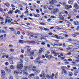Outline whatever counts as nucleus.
I'll return each mask as SVG.
<instances>
[{"instance_id": "nucleus-1", "label": "nucleus", "mask_w": 79, "mask_h": 79, "mask_svg": "<svg viewBox=\"0 0 79 79\" xmlns=\"http://www.w3.org/2000/svg\"><path fill=\"white\" fill-rule=\"evenodd\" d=\"M59 11V10L57 8L53 10L51 12V14L52 15H55L56 13H57Z\"/></svg>"}, {"instance_id": "nucleus-2", "label": "nucleus", "mask_w": 79, "mask_h": 79, "mask_svg": "<svg viewBox=\"0 0 79 79\" xmlns=\"http://www.w3.org/2000/svg\"><path fill=\"white\" fill-rule=\"evenodd\" d=\"M53 35V37H55V38L57 39H61V40L63 39V38L61 36H58V35Z\"/></svg>"}, {"instance_id": "nucleus-3", "label": "nucleus", "mask_w": 79, "mask_h": 79, "mask_svg": "<svg viewBox=\"0 0 79 79\" xmlns=\"http://www.w3.org/2000/svg\"><path fill=\"white\" fill-rule=\"evenodd\" d=\"M22 68H23L22 64H19L17 66V69L18 70H21V69H22Z\"/></svg>"}, {"instance_id": "nucleus-4", "label": "nucleus", "mask_w": 79, "mask_h": 79, "mask_svg": "<svg viewBox=\"0 0 79 79\" xmlns=\"http://www.w3.org/2000/svg\"><path fill=\"white\" fill-rule=\"evenodd\" d=\"M45 57L46 58H48V60H51V58H53V56L52 55H48V54H47L45 55Z\"/></svg>"}, {"instance_id": "nucleus-5", "label": "nucleus", "mask_w": 79, "mask_h": 79, "mask_svg": "<svg viewBox=\"0 0 79 79\" xmlns=\"http://www.w3.org/2000/svg\"><path fill=\"white\" fill-rule=\"evenodd\" d=\"M44 51V48H41L40 50L39 51V52L38 53V56H40V54L42 53V52Z\"/></svg>"}, {"instance_id": "nucleus-6", "label": "nucleus", "mask_w": 79, "mask_h": 79, "mask_svg": "<svg viewBox=\"0 0 79 79\" xmlns=\"http://www.w3.org/2000/svg\"><path fill=\"white\" fill-rule=\"evenodd\" d=\"M63 71L61 73L62 74L66 75L67 74V71L65 69H62Z\"/></svg>"}, {"instance_id": "nucleus-7", "label": "nucleus", "mask_w": 79, "mask_h": 79, "mask_svg": "<svg viewBox=\"0 0 79 79\" xmlns=\"http://www.w3.org/2000/svg\"><path fill=\"white\" fill-rule=\"evenodd\" d=\"M27 48V53H30L31 52V48H30V46H27L26 47Z\"/></svg>"}, {"instance_id": "nucleus-8", "label": "nucleus", "mask_w": 79, "mask_h": 79, "mask_svg": "<svg viewBox=\"0 0 79 79\" xmlns=\"http://www.w3.org/2000/svg\"><path fill=\"white\" fill-rule=\"evenodd\" d=\"M65 8L66 10H69V8H72V6H69V5H66Z\"/></svg>"}, {"instance_id": "nucleus-9", "label": "nucleus", "mask_w": 79, "mask_h": 79, "mask_svg": "<svg viewBox=\"0 0 79 79\" xmlns=\"http://www.w3.org/2000/svg\"><path fill=\"white\" fill-rule=\"evenodd\" d=\"M42 74L43 75V77L42 78V79H44V78L45 77L46 74L45 73V71H43L41 72Z\"/></svg>"}, {"instance_id": "nucleus-10", "label": "nucleus", "mask_w": 79, "mask_h": 79, "mask_svg": "<svg viewBox=\"0 0 79 79\" xmlns=\"http://www.w3.org/2000/svg\"><path fill=\"white\" fill-rule=\"evenodd\" d=\"M45 39H46V37H45V36L41 37V40H42V39H44V42H47V41H48L47 40Z\"/></svg>"}, {"instance_id": "nucleus-11", "label": "nucleus", "mask_w": 79, "mask_h": 79, "mask_svg": "<svg viewBox=\"0 0 79 79\" xmlns=\"http://www.w3.org/2000/svg\"><path fill=\"white\" fill-rule=\"evenodd\" d=\"M59 19H60V20H64L63 19H64V17H63V16L61 15H60L59 16Z\"/></svg>"}, {"instance_id": "nucleus-12", "label": "nucleus", "mask_w": 79, "mask_h": 79, "mask_svg": "<svg viewBox=\"0 0 79 79\" xmlns=\"http://www.w3.org/2000/svg\"><path fill=\"white\" fill-rule=\"evenodd\" d=\"M48 9L50 10H53V9H54V7L52 6H50L48 7Z\"/></svg>"}, {"instance_id": "nucleus-13", "label": "nucleus", "mask_w": 79, "mask_h": 79, "mask_svg": "<svg viewBox=\"0 0 79 79\" xmlns=\"http://www.w3.org/2000/svg\"><path fill=\"white\" fill-rule=\"evenodd\" d=\"M52 49H54V51H55V50H56V52L58 51L59 50V48H58V47H57V48L53 47V48H52Z\"/></svg>"}, {"instance_id": "nucleus-14", "label": "nucleus", "mask_w": 79, "mask_h": 79, "mask_svg": "<svg viewBox=\"0 0 79 79\" xmlns=\"http://www.w3.org/2000/svg\"><path fill=\"white\" fill-rule=\"evenodd\" d=\"M37 70V68L35 66H33V67L32 70L33 71H35L36 70Z\"/></svg>"}, {"instance_id": "nucleus-15", "label": "nucleus", "mask_w": 79, "mask_h": 79, "mask_svg": "<svg viewBox=\"0 0 79 79\" xmlns=\"http://www.w3.org/2000/svg\"><path fill=\"white\" fill-rule=\"evenodd\" d=\"M4 5L6 6H7V7H9V6H10V3H8V2L5 3H4Z\"/></svg>"}, {"instance_id": "nucleus-16", "label": "nucleus", "mask_w": 79, "mask_h": 79, "mask_svg": "<svg viewBox=\"0 0 79 79\" xmlns=\"http://www.w3.org/2000/svg\"><path fill=\"white\" fill-rule=\"evenodd\" d=\"M35 63H39V64H40V63H43V62L42 61H40L37 60H35Z\"/></svg>"}, {"instance_id": "nucleus-17", "label": "nucleus", "mask_w": 79, "mask_h": 79, "mask_svg": "<svg viewBox=\"0 0 79 79\" xmlns=\"http://www.w3.org/2000/svg\"><path fill=\"white\" fill-rule=\"evenodd\" d=\"M15 58L11 56L9 57V60L10 61H12L13 60H14Z\"/></svg>"}, {"instance_id": "nucleus-18", "label": "nucleus", "mask_w": 79, "mask_h": 79, "mask_svg": "<svg viewBox=\"0 0 79 79\" xmlns=\"http://www.w3.org/2000/svg\"><path fill=\"white\" fill-rule=\"evenodd\" d=\"M49 3L50 5H53L54 4V1L52 0L51 1H50L49 2Z\"/></svg>"}, {"instance_id": "nucleus-19", "label": "nucleus", "mask_w": 79, "mask_h": 79, "mask_svg": "<svg viewBox=\"0 0 79 79\" xmlns=\"http://www.w3.org/2000/svg\"><path fill=\"white\" fill-rule=\"evenodd\" d=\"M74 6L75 8H79V6H78V5L76 3L75 4V5H74Z\"/></svg>"}, {"instance_id": "nucleus-20", "label": "nucleus", "mask_w": 79, "mask_h": 79, "mask_svg": "<svg viewBox=\"0 0 79 79\" xmlns=\"http://www.w3.org/2000/svg\"><path fill=\"white\" fill-rule=\"evenodd\" d=\"M59 4H60V5H62V6H65L66 5V3L65 2H63V3H62L61 2H59Z\"/></svg>"}, {"instance_id": "nucleus-21", "label": "nucleus", "mask_w": 79, "mask_h": 79, "mask_svg": "<svg viewBox=\"0 0 79 79\" xmlns=\"http://www.w3.org/2000/svg\"><path fill=\"white\" fill-rule=\"evenodd\" d=\"M15 13L16 14H17V13H21V11L19 10H17L16 11H15Z\"/></svg>"}, {"instance_id": "nucleus-22", "label": "nucleus", "mask_w": 79, "mask_h": 79, "mask_svg": "<svg viewBox=\"0 0 79 79\" xmlns=\"http://www.w3.org/2000/svg\"><path fill=\"white\" fill-rule=\"evenodd\" d=\"M13 10H10L8 12V14L9 15V14H13Z\"/></svg>"}, {"instance_id": "nucleus-23", "label": "nucleus", "mask_w": 79, "mask_h": 79, "mask_svg": "<svg viewBox=\"0 0 79 79\" xmlns=\"http://www.w3.org/2000/svg\"><path fill=\"white\" fill-rule=\"evenodd\" d=\"M33 15L35 17V18H39V17L40 16V15H39V14H37L36 15L34 14Z\"/></svg>"}, {"instance_id": "nucleus-24", "label": "nucleus", "mask_w": 79, "mask_h": 79, "mask_svg": "<svg viewBox=\"0 0 79 79\" xmlns=\"http://www.w3.org/2000/svg\"><path fill=\"white\" fill-rule=\"evenodd\" d=\"M68 3L70 5H71L73 3V0H69L68 2Z\"/></svg>"}, {"instance_id": "nucleus-25", "label": "nucleus", "mask_w": 79, "mask_h": 79, "mask_svg": "<svg viewBox=\"0 0 79 79\" xmlns=\"http://www.w3.org/2000/svg\"><path fill=\"white\" fill-rule=\"evenodd\" d=\"M24 40H19V43H20V44H23L24 43Z\"/></svg>"}, {"instance_id": "nucleus-26", "label": "nucleus", "mask_w": 79, "mask_h": 79, "mask_svg": "<svg viewBox=\"0 0 79 79\" xmlns=\"http://www.w3.org/2000/svg\"><path fill=\"white\" fill-rule=\"evenodd\" d=\"M63 21H64V22H66V23H67L68 24H71V23H70V22L68 21V20H63Z\"/></svg>"}, {"instance_id": "nucleus-27", "label": "nucleus", "mask_w": 79, "mask_h": 79, "mask_svg": "<svg viewBox=\"0 0 79 79\" xmlns=\"http://www.w3.org/2000/svg\"><path fill=\"white\" fill-rule=\"evenodd\" d=\"M1 73L2 74H3V75H5V72L4 70H1Z\"/></svg>"}, {"instance_id": "nucleus-28", "label": "nucleus", "mask_w": 79, "mask_h": 79, "mask_svg": "<svg viewBox=\"0 0 79 79\" xmlns=\"http://www.w3.org/2000/svg\"><path fill=\"white\" fill-rule=\"evenodd\" d=\"M69 76H70V77H71V76H73V73L71 72H69Z\"/></svg>"}, {"instance_id": "nucleus-29", "label": "nucleus", "mask_w": 79, "mask_h": 79, "mask_svg": "<svg viewBox=\"0 0 79 79\" xmlns=\"http://www.w3.org/2000/svg\"><path fill=\"white\" fill-rule=\"evenodd\" d=\"M62 13L63 14H64V13H65L66 14V15H68V11H63Z\"/></svg>"}, {"instance_id": "nucleus-30", "label": "nucleus", "mask_w": 79, "mask_h": 79, "mask_svg": "<svg viewBox=\"0 0 79 79\" xmlns=\"http://www.w3.org/2000/svg\"><path fill=\"white\" fill-rule=\"evenodd\" d=\"M10 68L12 69H13L15 68V67L13 65H11L10 66Z\"/></svg>"}, {"instance_id": "nucleus-31", "label": "nucleus", "mask_w": 79, "mask_h": 79, "mask_svg": "<svg viewBox=\"0 0 79 79\" xmlns=\"http://www.w3.org/2000/svg\"><path fill=\"white\" fill-rule=\"evenodd\" d=\"M37 74H39L40 73V70L37 69L36 70Z\"/></svg>"}, {"instance_id": "nucleus-32", "label": "nucleus", "mask_w": 79, "mask_h": 79, "mask_svg": "<svg viewBox=\"0 0 79 79\" xmlns=\"http://www.w3.org/2000/svg\"><path fill=\"white\" fill-rule=\"evenodd\" d=\"M50 18H51V19H56V17H55L53 15H52L50 17Z\"/></svg>"}, {"instance_id": "nucleus-33", "label": "nucleus", "mask_w": 79, "mask_h": 79, "mask_svg": "<svg viewBox=\"0 0 79 79\" xmlns=\"http://www.w3.org/2000/svg\"><path fill=\"white\" fill-rule=\"evenodd\" d=\"M61 68L62 69V71H63V69H64V68L66 69V68H67L66 66H62L61 67Z\"/></svg>"}, {"instance_id": "nucleus-34", "label": "nucleus", "mask_w": 79, "mask_h": 79, "mask_svg": "<svg viewBox=\"0 0 79 79\" xmlns=\"http://www.w3.org/2000/svg\"><path fill=\"white\" fill-rule=\"evenodd\" d=\"M14 73L15 74H16V75H18V71L16 70L14 72Z\"/></svg>"}, {"instance_id": "nucleus-35", "label": "nucleus", "mask_w": 79, "mask_h": 79, "mask_svg": "<svg viewBox=\"0 0 79 79\" xmlns=\"http://www.w3.org/2000/svg\"><path fill=\"white\" fill-rule=\"evenodd\" d=\"M39 28H40V29H41V30H44L45 27H39Z\"/></svg>"}, {"instance_id": "nucleus-36", "label": "nucleus", "mask_w": 79, "mask_h": 79, "mask_svg": "<svg viewBox=\"0 0 79 79\" xmlns=\"http://www.w3.org/2000/svg\"><path fill=\"white\" fill-rule=\"evenodd\" d=\"M35 76V74H34L32 73L29 76L30 77H32V76H33V77H34Z\"/></svg>"}, {"instance_id": "nucleus-37", "label": "nucleus", "mask_w": 79, "mask_h": 79, "mask_svg": "<svg viewBox=\"0 0 79 79\" xmlns=\"http://www.w3.org/2000/svg\"><path fill=\"white\" fill-rule=\"evenodd\" d=\"M26 68H27V69H29V70H31V68H32V67L31 66H29L28 67H26Z\"/></svg>"}, {"instance_id": "nucleus-38", "label": "nucleus", "mask_w": 79, "mask_h": 79, "mask_svg": "<svg viewBox=\"0 0 79 79\" xmlns=\"http://www.w3.org/2000/svg\"><path fill=\"white\" fill-rule=\"evenodd\" d=\"M51 53L52 54H55V51H54L53 50H51Z\"/></svg>"}, {"instance_id": "nucleus-39", "label": "nucleus", "mask_w": 79, "mask_h": 79, "mask_svg": "<svg viewBox=\"0 0 79 79\" xmlns=\"http://www.w3.org/2000/svg\"><path fill=\"white\" fill-rule=\"evenodd\" d=\"M55 56L56 57L57 56V55H60V53H56L54 54Z\"/></svg>"}, {"instance_id": "nucleus-40", "label": "nucleus", "mask_w": 79, "mask_h": 79, "mask_svg": "<svg viewBox=\"0 0 79 79\" xmlns=\"http://www.w3.org/2000/svg\"><path fill=\"white\" fill-rule=\"evenodd\" d=\"M46 76L47 79H50V76H49V75H48V74L46 75Z\"/></svg>"}, {"instance_id": "nucleus-41", "label": "nucleus", "mask_w": 79, "mask_h": 79, "mask_svg": "<svg viewBox=\"0 0 79 79\" xmlns=\"http://www.w3.org/2000/svg\"><path fill=\"white\" fill-rule=\"evenodd\" d=\"M27 44H32V41H27Z\"/></svg>"}, {"instance_id": "nucleus-42", "label": "nucleus", "mask_w": 79, "mask_h": 79, "mask_svg": "<svg viewBox=\"0 0 79 79\" xmlns=\"http://www.w3.org/2000/svg\"><path fill=\"white\" fill-rule=\"evenodd\" d=\"M5 55H6V54L5 53H4L3 54V56L2 58H5Z\"/></svg>"}, {"instance_id": "nucleus-43", "label": "nucleus", "mask_w": 79, "mask_h": 79, "mask_svg": "<svg viewBox=\"0 0 79 79\" xmlns=\"http://www.w3.org/2000/svg\"><path fill=\"white\" fill-rule=\"evenodd\" d=\"M24 13H23L22 14L23 15H21L20 16V18H21V19H23V17L24 16ZM25 17L26 16H24Z\"/></svg>"}, {"instance_id": "nucleus-44", "label": "nucleus", "mask_w": 79, "mask_h": 79, "mask_svg": "<svg viewBox=\"0 0 79 79\" xmlns=\"http://www.w3.org/2000/svg\"><path fill=\"white\" fill-rule=\"evenodd\" d=\"M45 23H44L43 22L41 23H40V24H41V25H44V26L45 25Z\"/></svg>"}, {"instance_id": "nucleus-45", "label": "nucleus", "mask_w": 79, "mask_h": 79, "mask_svg": "<svg viewBox=\"0 0 79 79\" xmlns=\"http://www.w3.org/2000/svg\"><path fill=\"white\" fill-rule=\"evenodd\" d=\"M36 11L37 13H39L40 11H39V9H36Z\"/></svg>"}, {"instance_id": "nucleus-46", "label": "nucleus", "mask_w": 79, "mask_h": 79, "mask_svg": "<svg viewBox=\"0 0 79 79\" xmlns=\"http://www.w3.org/2000/svg\"><path fill=\"white\" fill-rule=\"evenodd\" d=\"M20 57L22 58V59H23V58H24V55H21L20 56Z\"/></svg>"}, {"instance_id": "nucleus-47", "label": "nucleus", "mask_w": 79, "mask_h": 79, "mask_svg": "<svg viewBox=\"0 0 79 79\" xmlns=\"http://www.w3.org/2000/svg\"><path fill=\"white\" fill-rule=\"evenodd\" d=\"M23 72L22 71H19V72H18V74H21Z\"/></svg>"}, {"instance_id": "nucleus-48", "label": "nucleus", "mask_w": 79, "mask_h": 79, "mask_svg": "<svg viewBox=\"0 0 79 79\" xmlns=\"http://www.w3.org/2000/svg\"><path fill=\"white\" fill-rule=\"evenodd\" d=\"M23 74H25V75H26V76H28V73L26 72H24L23 73Z\"/></svg>"}, {"instance_id": "nucleus-49", "label": "nucleus", "mask_w": 79, "mask_h": 79, "mask_svg": "<svg viewBox=\"0 0 79 79\" xmlns=\"http://www.w3.org/2000/svg\"><path fill=\"white\" fill-rule=\"evenodd\" d=\"M25 61H28V60H29V59H28V58L26 57V58H25Z\"/></svg>"}, {"instance_id": "nucleus-50", "label": "nucleus", "mask_w": 79, "mask_h": 79, "mask_svg": "<svg viewBox=\"0 0 79 79\" xmlns=\"http://www.w3.org/2000/svg\"><path fill=\"white\" fill-rule=\"evenodd\" d=\"M10 50L11 52H14V49L12 48L10 49Z\"/></svg>"}, {"instance_id": "nucleus-51", "label": "nucleus", "mask_w": 79, "mask_h": 79, "mask_svg": "<svg viewBox=\"0 0 79 79\" xmlns=\"http://www.w3.org/2000/svg\"><path fill=\"white\" fill-rule=\"evenodd\" d=\"M10 64H13V62L12 60H10Z\"/></svg>"}, {"instance_id": "nucleus-52", "label": "nucleus", "mask_w": 79, "mask_h": 79, "mask_svg": "<svg viewBox=\"0 0 79 79\" xmlns=\"http://www.w3.org/2000/svg\"><path fill=\"white\" fill-rule=\"evenodd\" d=\"M63 47H66V44H65V43H64L63 44Z\"/></svg>"}, {"instance_id": "nucleus-53", "label": "nucleus", "mask_w": 79, "mask_h": 79, "mask_svg": "<svg viewBox=\"0 0 79 79\" xmlns=\"http://www.w3.org/2000/svg\"><path fill=\"white\" fill-rule=\"evenodd\" d=\"M40 59V57H37L36 60H39Z\"/></svg>"}, {"instance_id": "nucleus-54", "label": "nucleus", "mask_w": 79, "mask_h": 79, "mask_svg": "<svg viewBox=\"0 0 79 79\" xmlns=\"http://www.w3.org/2000/svg\"><path fill=\"white\" fill-rule=\"evenodd\" d=\"M74 24L75 25H77V22H74Z\"/></svg>"}, {"instance_id": "nucleus-55", "label": "nucleus", "mask_w": 79, "mask_h": 79, "mask_svg": "<svg viewBox=\"0 0 79 79\" xmlns=\"http://www.w3.org/2000/svg\"><path fill=\"white\" fill-rule=\"evenodd\" d=\"M72 36H73V37H76L77 36V35H76V34H74Z\"/></svg>"}, {"instance_id": "nucleus-56", "label": "nucleus", "mask_w": 79, "mask_h": 79, "mask_svg": "<svg viewBox=\"0 0 79 79\" xmlns=\"http://www.w3.org/2000/svg\"><path fill=\"white\" fill-rule=\"evenodd\" d=\"M2 33H6V31H5L4 30H2Z\"/></svg>"}, {"instance_id": "nucleus-57", "label": "nucleus", "mask_w": 79, "mask_h": 79, "mask_svg": "<svg viewBox=\"0 0 79 79\" xmlns=\"http://www.w3.org/2000/svg\"><path fill=\"white\" fill-rule=\"evenodd\" d=\"M0 11L1 12H3V10L1 8H0Z\"/></svg>"}, {"instance_id": "nucleus-58", "label": "nucleus", "mask_w": 79, "mask_h": 79, "mask_svg": "<svg viewBox=\"0 0 79 79\" xmlns=\"http://www.w3.org/2000/svg\"><path fill=\"white\" fill-rule=\"evenodd\" d=\"M75 73H79V71H78V70H76L74 71Z\"/></svg>"}, {"instance_id": "nucleus-59", "label": "nucleus", "mask_w": 79, "mask_h": 79, "mask_svg": "<svg viewBox=\"0 0 79 79\" xmlns=\"http://www.w3.org/2000/svg\"><path fill=\"white\" fill-rule=\"evenodd\" d=\"M5 70L6 71H8V68H7V67H6L5 68Z\"/></svg>"}, {"instance_id": "nucleus-60", "label": "nucleus", "mask_w": 79, "mask_h": 79, "mask_svg": "<svg viewBox=\"0 0 79 79\" xmlns=\"http://www.w3.org/2000/svg\"><path fill=\"white\" fill-rule=\"evenodd\" d=\"M8 64H9V63L8 62H6L5 63V65H6V66H8Z\"/></svg>"}, {"instance_id": "nucleus-61", "label": "nucleus", "mask_w": 79, "mask_h": 79, "mask_svg": "<svg viewBox=\"0 0 79 79\" xmlns=\"http://www.w3.org/2000/svg\"><path fill=\"white\" fill-rule=\"evenodd\" d=\"M5 56L6 58H8V57H9V56H8V55H5Z\"/></svg>"}, {"instance_id": "nucleus-62", "label": "nucleus", "mask_w": 79, "mask_h": 79, "mask_svg": "<svg viewBox=\"0 0 79 79\" xmlns=\"http://www.w3.org/2000/svg\"><path fill=\"white\" fill-rule=\"evenodd\" d=\"M44 31H49V30L48 29H47V28H44Z\"/></svg>"}, {"instance_id": "nucleus-63", "label": "nucleus", "mask_w": 79, "mask_h": 79, "mask_svg": "<svg viewBox=\"0 0 79 79\" xmlns=\"http://www.w3.org/2000/svg\"><path fill=\"white\" fill-rule=\"evenodd\" d=\"M44 9H47V8H48V6H44Z\"/></svg>"}, {"instance_id": "nucleus-64", "label": "nucleus", "mask_w": 79, "mask_h": 79, "mask_svg": "<svg viewBox=\"0 0 79 79\" xmlns=\"http://www.w3.org/2000/svg\"><path fill=\"white\" fill-rule=\"evenodd\" d=\"M41 44L42 45H44L45 44L44 42H43L41 43Z\"/></svg>"}]
</instances>
